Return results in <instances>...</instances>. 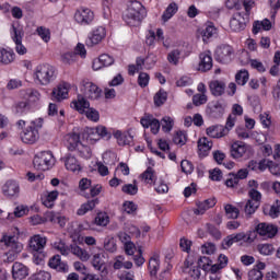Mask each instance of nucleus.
<instances>
[{"label":"nucleus","instance_id":"0eeeda50","mask_svg":"<svg viewBox=\"0 0 280 280\" xmlns=\"http://www.w3.org/2000/svg\"><path fill=\"white\" fill-rule=\"evenodd\" d=\"M256 231L260 237L275 240V237H277V233H279V226L272 223L261 222L256 225Z\"/></svg>","mask_w":280,"mask_h":280},{"label":"nucleus","instance_id":"a878e982","mask_svg":"<svg viewBox=\"0 0 280 280\" xmlns=\"http://www.w3.org/2000/svg\"><path fill=\"white\" fill-rule=\"evenodd\" d=\"M206 135L211 139H222V137H226V129L222 125H212L206 129Z\"/></svg>","mask_w":280,"mask_h":280},{"label":"nucleus","instance_id":"423d86ee","mask_svg":"<svg viewBox=\"0 0 280 280\" xmlns=\"http://www.w3.org/2000/svg\"><path fill=\"white\" fill-rule=\"evenodd\" d=\"M226 110V103L217 101L209 103L206 113L210 119H222Z\"/></svg>","mask_w":280,"mask_h":280},{"label":"nucleus","instance_id":"bb28decb","mask_svg":"<svg viewBox=\"0 0 280 280\" xmlns=\"http://www.w3.org/2000/svg\"><path fill=\"white\" fill-rule=\"evenodd\" d=\"M245 237H246V233H244V232L228 235L223 240L222 246L226 250L228 248H231L233 244H237V242H244Z\"/></svg>","mask_w":280,"mask_h":280},{"label":"nucleus","instance_id":"5fc2aeb1","mask_svg":"<svg viewBox=\"0 0 280 280\" xmlns=\"http://www.w3.org/2000/svg\"><path fill=\"white\" fill-rule=\"evenodd\" d=\"M173 142L176 143V145H185V143H187V133H185V131H176L173 137Z\"/></svg>","mask_w":280,"mask_h":280},{"label":"nucleus","instance_id":"338daca9","mask_svg":"<svg viewBox=\"0 0 280 280\" xmlns=\"http://www.w3.org/2000/svg\"><path fill=\"white\" fill-rule=\"evenodd\" d=\"M248 280H264V273L254 268L248 271Z\"/></svg>","mask_w":280,"mask_h":280},{"label":"nucleus","instance_id":"2eb2a0df","mask_svg":"<svg viewBox=\"0 0 280 280\" xmlns=\"http://www.w3.org/2000/svg\"><path fill=\"white\" fill-rule=\"evenodd\" d=\"M110 139V132L105 126H97L96 128H92L88 131L89 141H100V138Z\"/></svg>","mask_w":280,"mask_h":280},{"label":"nucleus","instance_id":"f03ea898","mask_svg":"<svg viewBox=\"0 0 280 280\" xmlns=\"http://www.w3.org/2000/svg\"><path fill=\"white\" fill-rule=\"evenodd\" d=\"M70 106L81 115H85L90 121H100V112L95 108H91V103L82 95H79L78 101H73Z\"/></svg>","mask_w":280,"mask_h":280},{"label":"nucleus","instance_id":"bf43d9fd","mask_svg":"<svg viewBox=\"0 0 280 280\" xmlns=\"http://www.w3.org/2000/svg\"><path fill=\"white\" fill-rule=\"evenodd\" d=\"M27 213H30V208L24 205L16 206L13 211L15 218H23V215H27Z\"/></svg>","mask_w":280,"mask_h":280},{"label":"nucleus","instance_id":"49530a36","mask_svg":"<svg viewBox=\"0 0 280 280\" xmlns=\"http://www.w3.org/2000/svg\"><path fill=\"white\" fill-rule=\"evenodd\" d=\"M167 102V92L163 89L159 90L154 95V104L155 106H163Z\"/></svg>","mask_w":280,"mask_h":280},{"label":"nucleus","instance_id":"393cba45","mask_svg":"<svg viewBox=\"0 0 280 280\" xmlns=\"http://www.w3.org/2000/svg\"><path fill=\"white\" fill-rule=\"evenodd\" d=\"M20 191H21V187L19 186V183H16V180H8L2 186V194L4 196H8L9 198L18 196Z\"/></svg>","mask_w":280,"mask_h":280},{"label":"nucleus","instance_id":"4c0bfd02","mask_svg":"<svg viewBox=\"0 0 280 280\" xmlns=\"http://www.w3.org/2000/svg\"><path fill=\"white\" fill-rule=\"evenodd\" d=\"M70 253H72V255H75V257H79L81 261H89V259H91V255H89V252L78 245H71Z\"/></svg>","mask_w":280,"mask_h":280},{"label":"nucleus","instance_id":"ddd939ff","mask_svg":"<svg viewBox=\"0 0 280 280\" xmlns=\"http://www.w3.org/2000/svg\"><path fill=\"white\" fill-rule=\"evenodd\" d=\"M230 28L232 32H244L246 30V18L244 13L236 12L230 20Z\"/></svg>","mask_w":280,"mask_h":280},{"label":"nucleus","instance_id":"c85d7f7f","mask_svg":"<svg viewBox=\"0 0 280 280\" xmlns=\"http://www.w3.org/2000/svg\"><path fill=\"white\" fill-rule=\"evenodd\" d=\"M16 60V54L12 49L0 48V65H12Z\"/></svg>","mask_w":280,"mask_h":280},{"label":"nucleus","instance_id":"5701e85b","mask_svg":"<svg viewBox=\"0 0 280 280\" xmlns=\"http://www.w3.org/2000/svg\"><path fill=\"white\" fill-rule=\"evenodd\" d=\"M140 124L144 128H151L152 135H159V131L161 130V121L152 116L142 117Z\"/></svg>","mask_w":280,"mask_h":280},{"label":"nucleus","instance_id":"f257e3e1","mask_svg":"<svg viewBox=\"0 0 280 280\" xmlns=\"http://www.w3.org/2000/svg\"><path fill=\"white\" fill-rule=\"evenodd\" d=\"M0 248L4 250L0 254L1 261L12 264L16 261L19 255L23 253V243L19 242V236L12 234H3L0 238Z\"/></svg>","mask_w":280,"mask_h":280},{"label":"nucleus","instance_id":"4d7b16f0","mask_svg":"<svg viewBox=\"0 0 280 280\" xmlns=\"http://www.w3.org/2000/svg\"><path fill=\"white\" fill-rule=\"evenodd\" d=\"M184 272H186L187 275H189V277L194 280H198L200 279V267H192L189 269V266L187 265V267L185 268Z\"/></svg>","mask_w":280,"mask_h":280},{"label":"nucleus","instance_id":"c03bdc74","mask_svg":"<svg viewBox=\"0 0 280 280\" xmlns=\"http://www.w3.org/2000/svg\"><path fill=\"white\" fill-rule=\"evenodd\" d=\"M177 12L178 4L172 2L162 14V21H164V23H167V21H170V19H172V16H174V14H176Z\"/></svg>","mask_w":280,"mask_h":280},{"label":"nucleus","instance_id":"13d9d810","mask_svg":"<svg viewBox=\"0 0 280 280\" xmlns=\"http://www.w3.org/2000/svg\"><path fill=\"white\" fill-rule=\"evenodd\" d=\"M167 60L171 65H178L180 60V50L174 49L167 55Z\"/></svg>","mask_w":280,"mask_h":280},{"label":"nucleus","instance_id":"2f4dec72","mask_svg":"<svg viewBox=\"0 0 280 280\" xmlns=\"http://www.w3.org/2000/svg\"><path fill=\"white\" fill-rule=\"evenodd\" d=\"M213 148V142L209 138L203 137L198 140V150L200 156H207L209 151Z\"/></svg>","mask_w":280,"mask_h":280},{"label":"nucleus","instance_id":"58836bf2","mask_svg":"<svg viewBox=\"0 0 280 280\" xmlns=\"http://www.w3.org/2000/svg\"><path fill=\"white\" fill-rule=\"evenodd\" d=\"M70 253H72V255H75V257H79L81 261H89V259H91V255H89V252L78 245H71Z\"/></svg>","mask_w":280,"mask_h":280},{"label":"nucleus","instance_id":"ea45409f","mask_svg":"<svg viewBox=\"0 0 280 280\" xmlns=\"http://www.w3.org/2000/svg\"><path fill=\"white\" fill-rule=\"evenodd\" d=\"M23 36H25V33L23 32V26H21L20 24H12L11 37L13 43L23 42Z\"/></svg>","mask_w":280,"mask_h":280},{"label":"nucleus","instance_id":"f704fd0d","mask_svg":"<svg viewBox=\"0 0 280 280\" xmlns=\"http://www.w3.org/2000/svg\"><path fill=\"white\" fill-rule=\"evenodd\" d=\"M100 205V199L95 198L92 200H89L85 203H82L81 207L78 209L77 214L79 215H86L89 211H93L95 207Z\"/></svg>","mask_w":280,"mask_h":280},{"label":"nucleus","instance_id":"412c9836","mask_svg":"<svg viewBox=\"0 0 280 280\" xmlns=\"http://www.w3.org/2000/svg\"><path fill=\"white\" fill-rule=\"evenodd\" d=\"M48 266L56 270V272H69V265L67 262L62 261V258L60 255H55L49 258Z\"/></svg>","mask_w":280,"mask_h":280},{"label":"nucleus","instance_id":"20e7f679","mask_svg":"<svg viewBox=\"0 0 280 280\" xmlns=\"http://www.w3.org/2000/svg\"><path fill=\"white\" fill-rule=\"evenodd\" d=\"M248 194L250 199L247 200L246 203H238V207L244 208V212L246 213V215H253V213H255V211L259 209V202L261 201V192H259V190L255 188H252Z\"/></svg>","mask_w":280,"mask_h":280},{"label":"nucleus","instance_id":"dca6fc26","mask_svg":"<svg viewBox=\"0 0 280 280\" xmlns=\"http://www.w3.org/2000/svg\"><path fill=\"white\" fill-rule=\"evenodd\" d=\"M81 91L84 93L85 97H89V100H100V96L102 95V89L93 82H85Z\"/></svg>","mask_w":280,"mask_h":280},{"label":"nucleus","instance_id":"0e129e2a","mask_svg":"<svg viewBox=\"0 0 280 280\" xmlns=\"http://www.w3.org/2000/svg\"><path fill=\"white\" fill-rule=\"evenodd\" d=\"M268 215H270V218H273V219L277 218L278 215H280V201H279V199H277L275 201V203L270 207Z\"/></svg>","mask_w":280,"mask_h":280},{"label":"nucleus","instance_id":"6e6d98bb","mask_svg":"<svg viewBox=\"0 0 280 280\" xmlns=\"http://www.w3.org/2000/svg\"><path fill=\"white\" fill-rule=\"evenodd\" d=\"M257 248L260 255L268 256L275 253V246H272V244H259Z\"/></svg>","mask_w":280,"mask_h":280},{"label":"nucleus","instance_id":"6ab92c4d","mask_svg":"<svg viewBox=\"0 0 280 280\" xmlns=\"http://www.w3.org/2000/svg\"><path fill=\"white\" fill-rule=\"evenodd\" d=\"M94 18L95 15L91 9H83L81 11H77L74 14V21H77V23L80 25H89L93 23Z\"/></svg>","mask_w":280,"mask_h":280},{"label":"nucleus","instance_id":"c9c22d12","mask_svg":"<svg viewBox=\"0 0 280 280\" xmlns=\"http://www.w3.org/2000/svg\"><path fill=\"white\" fill-rule=\"evenodd\" d=\"M28 110L30 102L27 101H19L12 107V112L14 113V115H18V117L25 115V113H27Z\"/></svg>","mask_w":280,"mask_h":280},{"label":"nucleus","instance_id":"7ed1b4c3","mask_svg":"<svg viewBox=\"0 0 280 280\" xmlns=\"http://www.w3.org/2000/svg\"><path fill=\"white\" fill-rule=\"evenodd\" d=\"M35 80L42 86H47V84H51L54 80H56V68L49 63H43L36 67L35 69Z\"/></svg>","mask_w":280,"mask_h":280},{"label":"nucleus","instance_id":"4be33fe9","mask_svg":"<svg viewBox=\"0 0 280 280\" xmlns=\"http://www.w3.org/2000/svg\"><path fill=\"white\" fill-rule=\"evenodd\" d=\"M30 276V268L22 262H14L12 266V277L14 280H23Z\"/></svg>","mask_w":280,"mask_h":280},{"label":"nucleus","instance_id":"09e8293b","mask_svg":"<svg viewBox=\"0 0 280 280\" xmlns=\"http://www.w3.org/2000/svg\"><path fill=\"white\" fill-rule=\"evenodd\" d=\"M224 209L228 218L231 220H237V218H240V209L235 208L233 205L228 203Z\"/></svg>","mask_w":280,"mask_h":280},{"label":"nucleus","instance_id":"f8f14e48","mask_svg":"<svg viewBox=\"0 0 280 280\" xmlns=\"http://www.w3.org/2000/svg\"><path fill=\"white\" fill-rule=\"evenodd\" d=\"M71 89V84L68 82H61L51 92V98L54 102H62V100H67L69 97V90Z\"/></svg>","mask_w":280,"mask_h":280},{"label":"nucleus","instance_id":"6e6552de","mask_svg":"<svg viewBox=\"0 0 280 280\" xmlns=\"http://www.w3.org/2000/svg\"><path fill=\"white\" fill-rule=\"evenodd\" d=\"M233 47L230 45H223L217 48L214 58L217 62H221V65H229L231 60H233Z\"/></svg>","mask_w":280,"mask_h":280},{"label":"nucleus","instance_id":"c756f323","mask_svg":"<svg viewBox=\"0 0 280 280\" xmlns=\"http://www.w3.org/2000/svg\"><path fill=\"white\" fill-rule=\"evenodd\" d=\"M209 89L214 97H220L224 95V91L226 90V83H224L223 81L214 80L209 83Z\"/></svg>","mask_w":280,"mask_h":280},{"label":"nucleus","instance_id":"4468645a","mask_svg":"<svg viewBox=\"0 0 280 280\" xmlns=\"http://www.w3.org/2000/svg\"><path fill=\"white\" fill-rule=\"evenodd\" d=\"M28 246L32 253H43L47 246V237L36 234L30 238Z\"/></svg>","mask_w":280,"mask_h":280},{"label":"nucleus","instance_id":"680f3d73","mask_svg":"<svg viewBox=\"0 0 280 280\" xmlns=\"http://www.w3.org/2000/svg\"><path fill=\"white\" fill-rule=\"evenodd\" d=\"M197 264L199 268H202L205 272H207V270H209V267L211 266V258L207 256H201L199 257Z\"/></svg>","mask_w":280,"mask_h":280},{"label":"nucleus","instance_id":"69168bd1","mask_svg":"<svg viewBox=\"0 0 280 280\" xmlns=\"http://www.w3.org/2000/svg\"><path fill=\"white\" fill-rule=\"evenodd\" d=\"M180 168L184 174H191L194 172V164L188 160H183L180 162Z\"/></svg>","mask_w":280,"mask_h":280},{"label":"nucleus","instance_id":"e433bc0d","mask_svg":"<svg viewBox=\"0 0 280 280\" xmlns=\"http://www.w3.org/2000/svg\"><path fill=\"white\" fill-rule=\"evenodd\" d=\"M67 143H68V150L70 152H74V150H78L79 145L82 143L80 142V135L72 132L67 136Z\"/></svg>","mask_w":280,"mask_h":280},{"label":"nucleus","instance_id":"9b49d317","mask_svg":"<svg viewBox=\"0 0 280 280\" xmlns=\"http://www.w3.org/2000/svg\"><path fill=\"white\" fill-rule=\"evenodd\" d=\"M21 141L27 145H34L38 139H40V133L35 127H27L21 132Z\"/></svg>","mask_w":280,"mask_h":280},{"label":"nucleus","instance_id":"cd10ccee","mask_svg":"<svg viewBox=\"0 0 280 280\" xmlns=\"http://www.w3.org/2000/svg\"><path fill=\"white\" fill-rule=\"evenodd\" d=\"M212 207H215L214 198L206 199L203 201H198L197 209L194 211V213L195 215H205L208 209H212Z\"/></svg>","mask_w":280,"mask_h":280},{"label":"nucleus","instance_id":"a18cd8bd","mask_svg":"<svg viewBox=\"0 0 280 280\" xmlns=\"http://www.w3.org/2000/svg\"><path fill=\"white\" fill-rule=\"evenodd\" d=\"M248 70L243 69L235 74V82L238 86H245L246 82H248Z\"/></svg>","mask_w":280,"mask_h":280},{"label":"nucleus","instance_id":"b1692460","mask_svg":"<svg viewBox=\"0 0 280 280\" xmlns=\"http://www.w3.org/2000/svg\"><path fill=\"white\" fill-rule=\"evenodd\" d=\"M137 5H141V3L136 2L131 7L127 9V12L122 15L124 21L128 25H132V21H141V13L135 9Z\"/></svg>","mask_w":280,"mask_h":280},{"label":"nucleus","instance_id":"473e14b6","mask_svg":"<svg viewBox=\"0 0 280 280\" xmlns=\"http://www.w3.org/2000/svg\"><path fill=\"white\" fill-rule=\"evenodd\" d=\"M114 137L118 141V145H130V143L133 141L132 135H130L128 131L121 132L118 130L114 133Z\"/></svg>","mask_w":280,"mask_h":280},{"label":"nucleus","instance_id":"a211bd4d","mask_svg":"<svg viewBox=\"0 0 280 280\" xmlns=\"http://www.w3.org/2000/svg\"><path fill=\"white\" fill-rule=\"evenodd\" d=\"M91 264L94 270L100 272L103 277H106L108 275V268L106 267V261H104V255L94 254Z\"/></svg>","mask_w":280,"mask_h":280},{"label":"nucleus","instance_id":"052dcab7","mask_svg":"<svg viewBox=\"0 0 280 280\" xmlns=\"http://www.w3.org/2000/svg\"><path fill=\"white\" fill-rule=\"evenodd\" d=\"M79 155L82 156V159H91V148L89 145L79 144V148H77Z\"/></svg>","mask_w":280,"mask_h":280},{"label":"nucleus","instance_id":"de8ad7c7","mask_svg":"<svg viewBox=\"0 0 280 280\" xmlns=\"http://www.w3.org/2000/svg\"><path fill=\"white\" fill-rule=\"evenodd\" d=\"M160 126H162L163 132H172V128H174V119H172V117L165 116L162 118Z\"/></svg>","mask_w":280,"mask_h":280},{"label":"nucleus","instance_id":"79ce46f5","mask_svg":"<svg viewBox=\"0 0 280 280\" xmlns=\"http://www.w3.org/2000/svg\"><path fill=\"white\" fill-rule=\"evenodd\" d=\"M161 268V261L159 260V255H154L149 260V272L151 277H156L159 269Z\"/></svg>","mask_w":280,"mask_h":280},{"label":"nucleus","instance_id":"8fccbe9b","mask_svg":"<svg viewBox=\"0 0 280 280\" xmlns=\"http://www.w3.org/2000/svg\"><path fill=\"white\" fill-rule=\"evenodd\" d=\"M109 218L108 214H106L105 212L97 213V215L94 219V224H96L97 226H107Z\"/></svg>","mask_w":280,"mask_h":280},{"label":"nucleus","instance_id":"39448f33","mask_svg":"<svg viewBox=\"0 0 280 280\" xmlns=\"http://www.w3.org/2000/svg\"><path fill=\"white\" fill-rule=\"evenodd\" d=\"M35 170L47 172L54 165V154L50 151H43L35 155L33 160Z\"/></svg>","mask_w":280,"mask_h":280},{"label":"nucleus","instance_id":"e2e57ef3","mask_svg":"<svg viewBox=\"0 0 280 280\" xmlns=\"http://www.w3.org/2000/svg\"><path fill=\"white\" fill-rule=\"evenodd\" d=\"M138 84L141 89H145L150 84V74L145 72H140L138 77Z\"/></svg>","mask_w":280,"mask_h":280},{"label":"nucleus","instance_id":"37998d69","mask_svg":"<svg viewBox=\"0 0 280 280\" xmlns=\"http://www.w3.org/2000/svg\"><path fill=\"white\" fill-rule=\"evenodd\" d=\"M58 190H52L50 192L47 194V196H45L42 199V202L44 206L47 207V209H51V207H54V202H56V200H58Z\"/></svg>","mask_w":280,"mask_h":280},{"label":"nucleus","instance_id":"774afa93","mask_svg":"<svg viewBox=\"0 0 280 280\" xmlns=\"http://www.w3.org/2000/svg\"><path fill=\"white\" fill-rule=\"evenodd\" d=\"M33 280H51V273L47 271H38L32 276Z\"/></svg>","mask_w":280,"mask_h":280},{"label":"nucleus","instance_id":"864d4df0","mask_svg":"<svg viewBox=\"0 0 280 280\" xmlns=\"http://www.w3.org/2000/svg\"><path fill=\"white\" fill-rule=\"evenodd\" d=\"M121 191L128 196H137L139 186H137V184H126L122 186Z\"/></svg>","mask_w":280,"mask_h":280},{"label":"nucleus","instance_id":"9d476101","mask_svg":"<svg viewBox=\"0 0 280 280\" xmlns=\"http://www.w3.org/2000/svg\"><path fill=\"white\" fill-rule=\"evenodd\" d=\"M104 38H106V28L98 26L89 34L85 45L88 47H94V45H100Z\"/></svg>","mask_w":280,"mask_h":280},{"label":"nucleus","instance_id":"a19ab883","mask_svg":"<svg viewBox=\"0 0 280 280\" xmlns=\"http://www.w3.org/2000/svg\"><path fill=\"white\" fill-rule=\"evenodd\" d=\"M142 180L147 183L148 185H154L156 183V173L154 172V168L148 167L142 174H141Z\"/></svg>","mask_w":280,"mask_h":280},{"label":"nucleus","instance_id":"72a5a7b5","mask_svg":"<svg viewBox=\"0 0 280 280\" xmlns=\"http://www.w3.org/2000/svg\"><path fill=\"white\" fill-rule=\"evenodd\" d=\"M215 34H218V28H215L212 22H208L205 28L201 31L203 43H209V38H213Z\"/></svg>","mask_w":280,"mask_h":280},{"label":"nucleus","instance_id":"603ef678","mask_svg":"<svg viewBox=\"0 0 280 280\" xmlns=\"http://www.w3.org/2000/svg\"><path fill=\"white\" fill-rule=\"evenodd\" d=\"M36 32L44 43H49V40H51V33L47 27L39 26Z\"/></svg>","mask_w":280,"mask_h":280},{"label":"nucleus","instance_id":"f3484780","mask_svg":"<svg viewBox=\"0 0 280 280\" xmlns=\"http://www.w3.org/2000/svg\"><path fill=\"white\" fill-rule=\"evenodd\" d=\"M110 65H115V58L108 54H103L97 59L93 60L92 69L94 71H100V69H104V67H110Z\"/></svg>","mask_w":280,"mask_h":280},{"label":"nucleus","instance_id":"3c124183","mask_svg":"<svg viewBox=\"0 0 280 280\" xmlns=\"http://www.w3.org/2000/svg\"><path fill=\"white\" fill-rule=\"evenodd\" d=\"M48 218H49L50 222H54V224H59V226H61V229H63V226H67V218H65V217H60V215L51 212L48 215Z\"/></svg>","mask_w":280,"mask_h":280},{"label":"nucleus","instance_id":"7c9ffc66","mask_svg":"<svg viewBox=\"0 0 280 280\" xmlns=\"http://www.w3.org/2000/svg\"><path fill=\"white\" fill-rule=\"evenodd\" d=\"M63 161L66 168L70 172H80L82 170V166H80V162H78V159L71 154H67L65 158L61 159Z\"/></svg>","mask_w":280,"mask_h":280},{"label":"nucleus","instance_id":"aec40b11","mask_svg":"<svg viewBox=\"0 0 280 280\" xmlns=\"http://www.w3.org/2000/svg\"><path fill=\"white\" fill-rule=\"evenodd\" d=\"M199 71L207 73L213 69V58L211 57V51L201 52L199 55Z\"/></svg>","mask_w":280,"mask_h":280},{"label":"nucleus","instance_id":"1a4fd4ad","mask_svg":"<svg viewBox=\"0 0 280 280\" xmlns=\"http://www.w3.org/2000/svg\"><path fill=\"white\" fill-rule=\"evenodd\" d=\"M250 151V145L246 144L243 141H235L231 144L230 154L232 159H244V156H248V152Z\"/></svg>","mask_w":280,"mask_h":280}]
</instances>
